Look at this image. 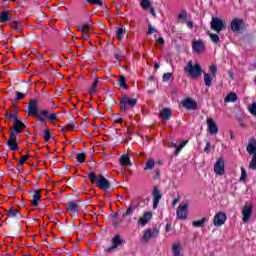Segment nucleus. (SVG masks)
Segmentation results:
<instances>
[{
	"label": "nucleus",
	"instance_id": "obj_1",
	"mask_svg": "<svg viewBox=\"0 0 256 256\" xmlns=\"http://www.w3.org/2000/svg\"><path fill=\"white\" fill-rule=\"evenodd\" d=\"M28 115L32 117H46V119L50 120V123H55L57 121V114L51 113L47 110H40L39 111V101L37 99H31L28 103Z\"/></svg>",
	"mask_w": 256,
	"mask_h": 256
},
{
	"label": "nucleus",
	"instance_id": "obj_2",
	"mask_svg": "<svg viewBox=\"0 0 256 256\" xmlns=\"http://www.w3.org/2000/svg\"><path fill=\"white\" fill-rule=\"evenodd\" d=\"M88 179L92 185H95V187L101 191H108V189H111V182L101 173L96 175L95 172L91 171L88 173Z\"/></svg>",
	"mask_w": 256,
	"mask_h": 256
},
{
	"label": "nucleus",
	"instance_id": "obj_3",
	"mask_svg": "<svg viewBox=\"0 0 256 256\" xmlns=\"http://www.w3.org/2000/svg\"><path fill=\"white\" fill-rule=\"evenodd\" d=\"M184 71L187 73L188 77H191V79H198V77L203 75V68H201V65H193V62L191 61H189L188 64L184 67Z\"/></svg>",
	"mask_w": 256,
	"mask_h": 256
},
{
	"label": "nucleus",
	"instance_id": "obj_4",
	"mask_svg": "<svg viewBox=\"0 0 256 256\" xmlns=\"http://www.w3.org/2000/svg\"><path fill=\"white\" fill-rule=\"evenodd\" d=\"M246 151L248 155H253L252 160L250 161L249 167L250 169H253V171L256 170V139L251 138L248 141V145L246 147Z\"/></svg>",
	"mask_w": 256,
	"mask_h": 256
},
{
	"label": "nucleus",
	"instance_id": "obj_5",
	"mask_svg": "<svg viewBox=\"0 0 256 256\" xmlns=\"http://www.w3.org/2000/svg\"><path fill=\"white\" fill-rule=\"evenodd\" d=\"M210 27L212 31L221 33V31H225L227 29V22L219 17H212Z\"/></svg>",
	"mask_w": 256,
	"mask_h": 256
},
{
	"label": "nucleus",
	"instance_id": "obj_6",
	"mask_svg": "<svg viewBox=\"0 0 256 256\" xmlns=\"http://www.w3.org/2000/svg\"><path fill=\"white\" fill-rule=\"evenodd\" d=\"M93 25V21L89 20L88 22H82L76 26L77 31L82 33L83 39H89V35H91V26Z\"/></svg>",
	"mask_w": 256,
	"mask_h": 256
},
{
	"label": "nucleus",
	"instance_id": "obj_7",
	"mask_svg": "<svg viewBox=\"0 0 256 256\" xmlns=\"http://www.w3.org/2000/svg\"><path fill=\"white\" fill-rule=\"evenodd\" d=\"M230 29L232 33H243L245 31V20L239 18L232 19Z\"/></svg>",
	"mask_w": 256,
	"mask_h": 256
},
{
	"label": "nucleus",
	"instance_id": "obj_8",
	"mask_svg": "<svg viewBox=\"0 0 256 256\" xmlns=\"http://www.w3.org/2000/svg\"><path fill=\"white\" fill-rule=\"evenodd\" d=\"M112 245L105 249V253H111V251L117 249V247H121V245H125V240L121 238L119 234H116L112 240H111Z\"/></svg>",
	"mask_w": 256,
	"mask_h": 256
},
{
	"label": "nucleus",
	"instance_id": "obj_9",
	"mask_svg": "<svg viewBox=\"0 0 256 256\" xmlns=\"http://www.w3.org/2000/svg\"><path fill=\"white\" fill-rule=\"evenodd\" d=\"M192 51L196 53L197 55H201V53H205L207 51V46L205 45V42L203 40H193L192 41Z\"/></svg>",
	"mask_w": 256,
	"mask_h": 256
},
{
	"label": "nucleus",
	"instance_id": "obj_10",
	"mask_svg": "<svg viewBox=\"0 0 256 256\" xmlns=\"http://www.w3.org/2000/svg\"><path fill=\"white\" fill-rule=\"evenodd\" d=\"M6 145L11 151H17L19 149V144H17V134L10 129V138L7 140Z\"/></svg>",
	"mask_w": 256,
	"mask_h": 256
},
{
	"label": "nucleus",
	"instance_id": "obj_11",
	"mask_svg": "<svg viewBox=\"0 0 256 256\" xmlns=\"http://www.w3.org/2000/svg\"><path fill=\"white\" fill-rule=\"evenodd\" d=\"M251 215H253V205L246 202L242 209L243 223H249V219H251Z\"/></svg>",
	"mask_w": 256,
	"mask_h": 256
},
{
	"label": "nucleus",
	"instance_id": "obj_12",
	"mask_svg": "<svg viewBox=\"0 0 256 256\" xmlns=\"http://www.w3.org/2000/svg\"><path fill=\"white\" fill-rule=\"evenodd\" d=\"M226 221H227V214H225V212L220 211L215 214L213 218V225L215 227H223Z\"/></svg>",
	"mask_w": 256,
	"mask_h": 256
},
{
	"label": "nucleus",
	"instance_id": "obj_13",
	"mask_svg": "<svg viewBox=\"0 0 256 256\" xmlns=\"http://www.w3.org/2000/svg\"><path fill=\"white\" fill-rule=\"evenodd\" d=\"M66 210L68 213H71V215H79V211L81 210V206L75 202V200H69L66 204Z\"/></svg>",
	"mask_w": 256,
	"mask_h": 256
},
{
	"label": "nucleus",
	"instance_id": "obj_14",
	"mask_svg": "<svg viewBox=\"0 0 256 256\" xmlns=\"http://www.w3.org/2000/svg\"><path fill=\"white\" fill-rule=\"evenodd\" d=\"M152 197L154 199L153 201V209H157L159 206V201L163 199V194H161V190H159L158 186H154L153 191H152Z\"/></svg>",
	"mask_w": 256,
	"mask_h": 256
},
{
	"label": "nucleus",
	"instance_id": "obj_15",
	"mask_svg": "<svg viewBox=\"0 0 256 256\" xmlns=\"http://www.w3.org/2000/svg\"><path fill=\"white\" fill-rule=\"evenodd\" d=\"M119 101L121 113H127V109H129V96H127L126 94H122L121 96H119Z\"/></svg>",
	"mask_w": 256,
	"mask_h": 256
},
{
	"label": "nucleus",
	"instance_id": "obj_16",
	"mask_svg": "<svg viewBox=\"0 0 256 256\" xmlns=\"http://www.w3.org/2000/svg\"><path fill=\"white\" fill-rule=\"evenodd\" d=\"M214 171L217 175H225V160L222 157L214 164Z\"/></svg>",
	"mask_w": 256,
	"mask_h": 256
},
{
	"label": "nucleus",
	"instance_id": "obj_17",
	"mask_svg": "<svg viewBox=\"0 0 256 256\" xmlns=\"http://www.w3.org/2000/svg\"><path fill=\"white\" fill-rule=\"evenodd\" d=\"M206 123L210 135H217L219 133V127L213 118H207Z\"/></svg>",
	"mask_w": 256,
	"mask_h": 256
},
{
	"label": "nucleus",
	"instance_id": "obj_18",
	"mask_svg": "<svg viewBox=\"0 0 256 256\" xmlns=\"http://www.w3.org/2000/svg\"><path fill=\"white\" fill-rule=\"evenodd\" d=\"M112 225L115 227V229H119V227H125L129 225V219H127V216H118L116 220H112Z\"/></svg>",
	"mask_w": 256,
	"mask_h": 256
},
{
	"label": "nucleus",
	"instance_id": "obj_19",
	"mask_svg": "<svg viewBox=\"0 0 256 256\" xmlns=\"http://www.w3.org/2000/svg\"><path fill=\"white\" fill-rule=\"evenodd\" d=\"M182 107L187 111H195L197 109V102L191 98H186L182 101Z\"/></svg>",
	"mask_w": 256,
	"mask_h": 256
},
{
	"label": "nucleus",
	"instance_id": "obj_20",
	"mask_svg": "<svg viewBox=\"0 0 256 256\" xmlns=\"http://www.w3.org/2000/svg\"><path fill=\"white\" fill-rule=\"evenodd\" d=\"M109 217L112 218V221L117 220V217H129V207H127L126 209L121 208L117 210V212H111Z\"/></svg>",
	"mask_w": 256,
	"mask_h": 256
},
{
	"label": "nucleus",
	"instance_id": "obj_21",
	"mask_svg": "<svg viewBox=\"0 0 256 256\" xmlns=\"http://www.w3.org/2000/svg\"><path fill=\"white\" fill-rule=\"evenodd\" d=\"M187 209H189V205H187V204L179 205L177 212H176L178 219H181V220L187 219Z\"/></svg>",
	"mask_w": 256,
	"mask_h": 256
},
{
	"label": "nucleus",
	"instance_id": "obj_22",
	"mask_svg": "<svg viewBox=\"0 0 256 256\" xmlns=\"http://www.w3.org/2000/svg\"><path fill=\"white\" fill-rule=\"evenodd\" d=\"M150 219H153V213L151 211L145 212L143 217H141L138 220V223H140V225H142V227H145V225H147V223H149Z\"/></svg>",
	"mask_w": 256,
	"mask_h": 256
},
{
	"label": "nucleus",
	"instance_id": "obj_23",
	"mask_svg": "<svg viewBox=\"0 0 256 256\" xmlns=\"http://www.w3.org/2000/svg\"><path fill=\"white\" fill-rule=\"evenodd\" d=\"M173 117V110L171 108H164L160 112V118L164 119V121H169Z\"/></svg>",
	"mask_w": 256,
	"mask_h": 256
},
{
	"label": "nucleus",
	"instance_id": "obj_24",
	"mask_svg": "<svg viewBox=\"0 0 256 256\" xmlns=\"http://www.w3.org/2000/svg\"><path fill=\"white\" fill-rule=\"evenodd\" d=\"M41 201V189L34 192L32 196L31 205L32 207H39V202Z\"/></svg>",
	"mask_w": 256,
	"mask_h": 256
},
{
	"label": "nucleus",
	"instance_id": "obj_25",
	"mask_svg": "<svg viewBox=\"0 0 256 256\" xmlns=\"http://www.w3.org/2000/svg\"><path fill=\"white\" fill-rule=\"evenodd\" d=\"M5 212L8 217H16V219H23V214H21L19 210L13 209V207H11L9 210H5Z\"/></svg>",
	"mask_w": 256,
	"mask_h": 256
},
{
	"label": "nucleus",
	"instance_id": "obj_26",
	"mask_svg": "<svg viewBox=\"0 0 256 256\" xmlns=\"http://www.w3.org/2000/svg\"><path fill=\"white\" fill-rule=\"evenodd\" d=\"M126 33H127V29L125 28V26L120 25V27H118L117 30H116L115 37L119 41H122V39L125 38Z\"/></svg>",
	"mask_w": 256,
	"mask_h": 256
},
{
	"label": "nucleus",
	"instance_id": "obj_27",
	"mask_svg": "<svg viewBox=\"0 0 256 256\" xmlns=\"http://www.w3.org/2000/svg\"><path fill=\"white\" fill-rule=\"evenodd\" d=\"M4 116L6 117V119L15 121V119H19V110L13 109V110H11V113H9V111H6Z\"/></svg>",
	"mask_w": 256,
	"mask_h": 256
},
{
	"label": "nucleus",
	"instance_id": "obj_28",
	"mask_svg": "<svg viewBox=\"0 0 256 256\" xmlns=\"http://www.w3.org/2000/svg\"><path fill=\"white\" fill-rule=\"evenodd\" d=\"M119 163L121 167H127L129 165V149H127L126 154H122L119 158Z\"/></svg>",
	"mask_w": 256,
	"mask_h": 256
},
{
	"label": "nucleus",
	"instance_id": "obj_29",
	"mask_svg": "<svg viewBox=\"0 0 256 256\" xmlns=\"http://www.w3.org/2000/svg\"><path fill=\"white\" fill-rule=\"evenodd\" d=\"M11 15L9 14V11L3 10L0 12V23H7V21H11Z\"/></svg>",
	"mask_w": 256,
	"mask_h": 256
},
{
	"label": "nucleus",
	"instance_id": "obj_30",
	"mask_svg": "<svg viewBox=\"0 0 256 256\" xmlns=\"http://www.w3.org/2000/svg\"><path fill=\"white\" fill-rule=\"evenodd\" d=\"M238 99H239V96H237V94H235V93H229V94L225 97L224 101H225V103H235V102H237Z\"/></svg>",
	"mask_w": 256,
	"mask_h": 256
},
{
	"label": "nucleus",
	"instance_id": "obj_31",
	"mask_svg": "<svg viewBox=\"0 0 256 256\" xmlns=\"http://www.w3.org/2000/svg\"><path fill=\"white\" fill-rule=\"evenodd\" d=\"M13 125L12 129H27V125L19 120V118H15V120H13Z\"/></svg>",
	"mask_w": 256,
	"mask_h": 256
},
{
	"label": "nucleus",
	"instance_id": "obj_32",
	"mask_svg": "<svg viewBox=\"0 0 256 256\" xmlns=\"http://www.w3.org/2000/svg\"><path fill=\"white\" fill-rule=\"evenodd\" d=\"M117 85H119L120 89H127V78L123 75H120L117 81Z\"/></svg>",
	"mask_w": 256,
	"mask_h": 256
},
{
	"label": "nucleus",
	"instance_id": "obj_33",
	"mask_svg": "<svg viewBox=\"0 0 256 256\" xmlns=\"http://www.w3.org/2000/svg\"><path fill=\"white\" fill-rule=\"evenodd\" d=\"M153 237H155L153 236V231H151V229H147L142 236V241L147 243L149 239H153Z\"/></svg>",
	"mask_w": 256,
	"mask_h": 256
},
{
	"label": "nucleus",
	"instance_id": "obj_34",
	"mask_svg": "<svg viewBox=\"0 0 256 256\" xmlns=\"http://www.w3.org/2000/svg\"><path fill=\"white\" fill-rule=\"evenodd\" d=\"M11 23V29L14 31H23V25L21 24V21H10Z\"/></svg>",
	"mask_w": 256,
	"mask_h": 256
},
{
	"label": "nucleus",
	"instance_id": "obj_35",
	"mask_svg": "<svg viewBox=\"0 0 256 256\" xmlns=\"http://www.w3.org/2000/svg\"><path fill=\"white\" fill-rule=\"evenodd\" d=\"M213 83V76H211V74L209 73H204V85L206 87H211Z\"/></svg>",
	"mask_w": 256,
	"mask_h": 256
},
{
	"label": "nucleus",
	"instance_id": "obj_36",
	"mask_svg": "<svg viewBox=\"0 0 256 256\" xmlns=\"http://www.w3.org/2000/svg\"><path fill=\"white\" fill-rule=\"evenodd\" d=\"M155 167V160L153 158H149L144 166V171H151Z\"/></svg>",
	"mask_w": 256,
	"mask_h": 256
},
{
	"label": "nucleus",
	"instance_id": "obj_37",
	"mask_svg": "<svg viewBox=\"0 0 256 256\" xmlns=\"http://www.w3.org/2000/svg\"><path fill=\"white\" fill-rule=\"evenodd\" d=\"M205 223H207V218L206 217H203L202 219L200 220H195L192 222V225L193 227H204L205 226Z\"/></svg>",
	"mask_w": 256,
	"mask_h": 256
},
{
	"label": "nucleus",
	"instance_id": "obj_38",
	"mask_svg": "<svg viewBox=\"0 0 256 256\" xmlns=\"http://www.w3.org/2000/svg\"><path fill=\"white\" fill-rule=\"evenodd\" d=\"M42 137L45 143H49V141H51V130L49 128L44 129V133L42 134Z\"/></svg>",
	"mask_w": 256,
	"mask_h": 256
},
{
	"label": "nucleus",
	"instance_id": "obj_39",
	"mask_svg": "<svg viewBox=\"0 0 256 256\" xmlns=\"http://www.w3.org/2000/svg\"><path fill=\"white\" fill-rule=\"evenodd\" d=\"M187 143H189V140L182 141L179 144V146L176 148L174 155H179V153H181V151H183V148L185 147V145H187Z\"/></svg>",
	"mask_w": 256,
	"mask_h": 256
},
{
	"label": "nucleus",
	"instance_id": "obj_40",
	"mask_svg": "<svg viewBox=\"0 0 256 256\" xmlns=\"http://www.w3.org/2000/svg\"><path fill=\"white\" fill-rule=\"evenodd\" d=\"M36 119L42 125V127H44V129H49V126H47V117L38 116Z\"/></svg>",
	"mask_w": 256,
	"mask_h": 256
},
{
	"label": "nucleus",
	"instance_id": "obj_41",
	"mask_svg": "<svg viewBox=\"0 0 256 256\" xmlns=\"http://www.w3.org/2000/svg\"><path fill=\"white\" fill-rule=\"evenodd\" d=\"M97 85H99V78H97V79L93 82L92 86L90 87V89H89V91H88V93H89L90 95H95V89H97Z\"/></svg>",
	"mask_w": 256,
	"mask_h": 256
},
{
	"label": "nucleus",
	"instance_id": "obj_42",
	"mask_svg": "<svg viewBox=\"0 0 256 256\" xmlns=\"http://www.w3.org/2000/svg\"><path fill=\"white\" fill-rule=\"evenodd\" d=\"M76 159L78 163H85V159H87V154L80 152L76 155Z\"/></svg>",
	"mask_w": 256,
	"mask_h": 256
},
{
	"label": "nucleus",
	"instance_id": "obj_43",
	"mask_svg": "<svg viewBox=\"0 0 256 256\" xmlns=\"http://www.w3.org/2000/svg\"><path fill=\"white\" fill-rule=\"evenodd\" d=\"M212 43H215V45H217V43H219L220 39H219V35L215 34V33H209L208 34Z\"/></svg>",
	"mask_w": 256,
	"mask_h": 256
},
{
	"label": "nucleus",
	"instance_id": "obj_44",
	"mask_svg": "<svg viewBox=\"0 0 256 256\" xmlns=\"http://www.w3.org/2000/svg\"><path fill=\"white\" fill-rule=\"evenodd\" d=\"M140 6L142 9H149L151 7V0H142Z\"/></svg>",
	"mask_w": 256,
	"mask_h": 256
},
{
	"label": "nucleus",
	"instance_id": "obj_45",
	"mask_svg": "<svg viewBox=\"0 0 256 256\" xmlns=\"http://www.w3.org/2000/svg\"><path fill=\"white\" fill-rule=\"evenodd\" d=\"M89 5H98V7H103V1L101 0H86Z\"/></svg>",
	"mask_w": 256,
	"mask_h": 256
},
{
	"label": "nucleus",
	"instance_id": "obj_46",
	"mask_svg": "<svg viewBox=\"0 0 256 256\" xmlns=\"http://www.w3.org/2000/svg\"><path fill=\"white\" fill-rule=\"evenodd\" d=\"M170 79H173V74L172 73H164L162 76V81L163 83H167Z\"/></svg>",
	"mask_w": 256,
	"mask_h": 256
},
{
	"label": "nucleus",
	"instance_id": "obj_47",
	"mask_svg": "<svg viewBox=\"0 0 256 256\" xmlns=\"http://www.w3.org/2000/svg\"><path fill=\"white\" fill-rule=\"evenodd\" d=\"M248 111L251 113V115H254L256 117V102H253L249 107Z\"/></svg>",
	"mask_w": 256,
	"mask_h": 256
},
{
	"label": "nucleus",
	"instance_id": "obj_48",
	"mask_svg": "<svg viewBox=\"0 0 256 256\" xmlns=\"http://www.w3.org/2000/svg\"><path fill=\"white\" fill-rule=\"evenodd\" d=\"M28 159H31V154H26L25 156H22L18 161L19 165H23L24 163H27Z\"/></svg>",
	"mask_w": 256,
	"mask_h": 256
},
{
	"label": "nucleus",
	"instance_id": "obj_49",
	"mask_svg": "<svg viewBox=\"0 0 256 256\" xmlns=\"http://www.w3.org/2000/svg\"><path fill=\"white\" fill-rule=\"evenodd\" d=\"M209 71H210V73L212 74V77H217V65L212 64V65L209 67Z\"/></svg>",
	"mask_w": 256,
	"mask_h": 256
},
{
	"label": "nucleus",
	"instance_id": "obj_50",
	"mask_svg": "<svg viewBox=\"0 0 256 256\" xmlns=\"http://www.w3.org/2000/svg\"><path fill=\"white\" fill-rule=\"evenodd\" d=\"M247 179V171L245 168H241V176H240V181H245Z\"/></svg>",
	"mask_w": 256,
	"mask_h": 256
},
{
	"label": "nucleus",
	"instance_id": "obj_51",
	"mask_svg": "<svg viewBox=\"0 0 256 256\" xmlns=\"http://www.w3.org/2000/svg\"><path fill=\"white\" fill-rule=\"evenodd\" d=\"M64 128L66 131H73L75 129V123L69 122Z\"/></svg>",
	"mask_w": 256,
	"mask_h": 256
},
{
	"label": "nucleus",
	"instance_id": "obj_52",
	"mask_svg": "<svg viewBox=\"0 0 256 256\" xmlns=\"http://www.w3.org/2000/svg\"><path fill=\"white\" fill-rule=\"evenodd\" d=\"M204 153H207V154L211 153V142L210 141L206 142V146L204 148Z\"/></svg>",
	"mask_w": 256,
	"mask_h": 256
},
{
	"label": "nucleus",
	"instance_id": "obj_53",
	"mask_svg": "<svg viewBox=\"0 0 256 256\" xmlns=\"http://www.w3.org/2000/svg\"><path fill=\"white\" fill-rule=\"evenodd\" d=\"M178 19H183L184 21H186V19H187V11L180 12L179 15H178Z\"/></svg>",
	"mask_w": 256,
	"mask_h": 256
},
{
	"label": "nucleus",
	"instance_id": "obj_54",
	"mask_svg": "<svg viewBox=\"0 0 256 256\" xmlns=\"http://www.w3.org/2000/svg\"><path fill=\"white\" fill-rule=\"evenodd\" d=\"M21 99H25V94L21 92H16V101H21Z\"/></svg>",
	"mask_w": 256,
	"mask_h": 256
},
{
	"label": "nucleus",
	"instance_id": "obj_55",
	"mask_svg": "<svg viewBox=\"0 0 256 256\" xmlns=\"http://www.w3.org/2000/svg\"><path fill=\"white\" fill-rule=\"evenodd\" d=\"M157 32V30H155V28H153V25H149L148 26V31H147V34L148 35H153V33H156Z\"/></svg>",
	"mask_w": 256,
	"mask_h": 256
},
{
	"label": "nucleus",
	"instance_id": "obj_56",
	"mask_svg": "<svg viewBox=\"0 0 256 256\" xmlns=\"http://www.w3.org/2000/svg\"><path fill=\"white\" fill-rule=\"evenodd\" d=\"M135 105H137V98H130L129 107H135Z\"/></svg>",
	"mask_w": 256,
	"mask_h": 256
},
{
	"label": "nucleus",
	"instance_id": "obj_57",
	"mask_svg": "<svg viewBox=\"0 0 256 256\" xmlns=\"http://www.w3.org/2000/svg\"><path fill=\"white\" fill-rule=\"evenodd\" d=\"M108 103L110 105H117V100H115V98H113L112 96H108Z\"/></svg>",
	"mask_w": 256,
	"mask_h": 256
},
{
	"label": "nucleus",
	"instance_id": "obj_58",
	"mask_svg": "<svg viewBox=\"0 0 256 256\" xmlns=\"http://www.w3.org/2000/svg\"><path fill=\"white\" fill-rule=\"evenodd\" d=\"M159 231H160V228L155 226L153 231H152L153 237H157V235H159Z\"/></svg>",
	"mask_w": 256,
	"mask_h": 256
},
{
	"label": "nucleus",
	"instance_id": "obj_59",
	"mask_svg": "<svg viewBox=\"0 0 256 256\" xmlns=\"http://www.w3.org/2000/svg\"><path fill=\"white\" fill-rule=\"evenodd\" d=\"M23 129L25 128H12L16 135H21V133H23Z\"/></svg>",
	"mask_w": 256,
	"mask_h": 256
},
{
	"label": "nucleus",
	"instance_id": "obj_60",
	"mask_svg": "<svg viewBox=\"0 0 256 256\" xmlns=\"http://www.w3.org/2000/svg\"><path fill=\"white\" fill-rule=\"evenodd\" d=\"M114 59H116V61H123V54L122 53L115 54Z\"/></svg>",
	"mask_w": 256,
	"mask_h": 256
},
{
	"label": "nucleus",
	"instance_id": "obj_61",
	"mask_svg": "<svg viewBox=\"0 0 256 256\" xmlns=\"http://www.w3.org/2000/svg\"><path fill=\"white\" fill-rule=\"evenodd\" d=\"M154 173H155V177L156 179H160L161 178V170L159 169H156L154 170Z\"/></svg>",
	"mask_w": 256,
	"mask_h": 256
},
{
	"label": "nucleus",
	"instance_id": "obj_62",
	"mask_svg": "<svg viewBox=\"0 0 256 256\" xmlns=\"http://www.w3.org/2000/svg\"><path fill=\"white\" fill-rule=\"evenodd\" d=\"M66 183H67L68 185H70V187H73V185H74V183H75V180H74L73 178H69V179L66 181Z\"/></svg>",
	"mask_w": 256,
	"mask_h": 256
},
{
	"label": "nucleus",
	"instance_id": "obj_63",
	"mask_svg": "<svg viewBox=\"0 0 256 256\" xmlns=\"http://www.w3.org/2000/svg\"><path fill=\"white\" fill-rule=\"evenodd\" d=\"M157 43H159L160 45H165V38L159 37V38L157 39Z\"/></svg>",
	"mask_w": 256,
	"mask_h": 256
},
{
	"label": "nucleus",
	"instance_id": "obj_64",
	"mask_svg": "<svg viewBox=\"0 0 256 256\" xmlns=\"http://www.w3.org/2000/svg\"><path fill=\"white\" fill-rule=\"evenodd\" d=\"M166 231L167 232L171 231V223L166 224Z\"/></svg>",
	"mask_w": 256,
	"mask_h": 256
}]
</instances>
